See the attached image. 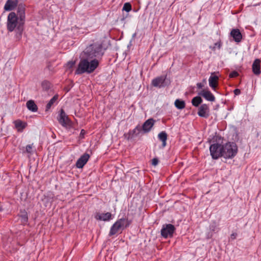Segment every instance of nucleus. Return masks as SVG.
Segmentation results:
<instances>
[{"instance_id": "19", "label": "nucleus", "mask_w": 261, "mask_h": 261, "mask_svg": "<svg viewBox=\"0 0 261 261\" xmlns=\"http://www.w3.org/2000/svg\"><path fill=\"white\" fill-rule=\"evenodd\" d=\"M231 36L236 42H240L242 39V35L239 29H233L230 32Z\"/></svg>"}, {"instance_id": "20", "label": "nucleus", "mask_w": 261, "mask_h": 261, "mask_svg": "<svg viewBox=\"0 0 261 261\" xmlns=\"http://www.w3.org/2000/svg\"><path fill=\"white\" fill-rule=\"evenodd\" d=\"M14 123L16 128L19 132H22L27 126V123L26 122H23L20 120L14 121Z\"/></svg>"}, {"instance_id": "3", "label": "nucleus", "mask_w": 261, "mask_h": 261, "mask_svg": "<svg viewBox=\"0 0 261 261\" xmlns=\"http://www.w3.org/2000/svg\"><path fill=\"white\" fill-rule=\"evenodd\" d=\"M25 17H8L7 29L9 32L13 31L15 29L21 35L23 31Z\"/></svg>"}, {"instance_id": "39", "label": "nucleus", "mask_w": 261, "mask_h": 261, "mask_svg": "<svg viewBox=\"0 0 261 261\" xmlns=\"http://www.w3.org/2000/svg\"><path fill=\"white\" fill-rule=\"evenodd\" d=\"M235 95H239L241 93V90L239 89H236L233 91Z\"/></svg>"}, {"instance_id": "13", "label": "nucleus", "mask_w": 261, "mask_h": 261, "mask_svg": "<svg viewBox=\"0 0 261 261\" xmlns=\"http://www.w3.org/2000/svg\"><path fill=\"white\" fill-rule=\"evenodd\" d=\"M94 217L97 220L103 221H108L112 219V214L109 212H107L105 214L96 213L95 214Z\"/></svg>"}, {"instance_id": "45", "label": "nucleus", "mask_w": 261, "mask_h": 261, "mask_svg": "<svg viewBox=\"0 0 261 261\" xmlns=\"http://www.w3.org/2000/svg\"><path fill=\"white\" fill-rule=\"evenodd\" d=\"M212 236H213V235H212V234H211L210 237H209V236L208 237V238H212Z\"/></svg>"}, {"instance_id": "17", "label": "nucleus", "mask_w": 261, "mask_h": 261, "mask_svg": "<svg viewBox=\"0 0 261 261\" xmlns=\"http://www.w3.org/2000/svg\"><path fill=\"white\" fill-rule=\"evenodd\" d=\"M199 95L202 96L206 100L210 101H214L215 97L209 90H202Z\"/></svg>"}, {"instance_id": "26", "label": "nucleus", "mask_w": 261, "mask_h": 261, "mask_svg": "<svg viewBox=\"0 0 261 261\" xmlns=\"http://www.w3.org/2000/svg\"><path fill=\"white\" fill-rule=\"evenodd\" d=\"M175 107L179 110H182L185 108L186 103L184 100L179 99H176L174 102Z\"/></svg>"}, {"instance_id": "33", "label": "nucleus", "mask_w": 261, "mask_h": 261, "mask_svg": "<svg viewBox=\"0 0 261 261\" xmlns=\"http://www.w3.org/2000/svg\"><path fill=\"white\" fill-rule=\"evenodd\" d=\"M75 64V61H69L67 63L66 67L69 69H71V68H73V67L74 66Z\"/></svg>"}, {"instance_id": "43", "label": "nucleus", "mask_w": 261, "mask_h": 261, "mask_svg": "<svg viewBox=\"0 0 261 261\" xmlns=\"http://www.w3.org/2000/svg\"><path fill=\"white\" fill-rule=\"evenodd\" d=\"M138 11V9H134L133 11L137 12Z\"/></svg>"}, {"instance_id": "2", "label": "nucleus", "mask_w": 261, "mask_h": 261, "mask_svg": "<svg viewBox=\"0 0 261 261\" xmlns=\"http://www.w3.org/2000/svg\"><path fill=\"white\" fill-rule=\"evenodd\" d=\"M223 140L222 137L219 135H216L212 140H208L209 143H213L210 146V151L212 158L214 160H217L222 156L223 152Z\"/></svg>"}, {"instance_id": "18", "label": "nucleus", "mask_w": 261, "mask_h": 261, "mask_svg": "<svg viewBox=\"0 0 261 261\" xmlns=\"http://www.w3.org/2000/svg\"><path fill=\"white\" fill-rule=\"evenodd\" d=\"M260 60L259 59H256L252 64V68L253 73L256 75L260 74Z\"/></svg>"}, {"instance_id": "32", "label": "nucleus", "mask_w": 261, "mask_h": 261, "mask_svg": "<svg viewBox=\"0 0 261 261\" xmlns=\"http://www.w3.org/2000/svg\"><path fill=\"white\" fill-rule=\"evenodd\" d=\"M221 47V42L220 40H219L214 44V46L213 47L210 46V48H211L213 50H215L216 47H217L218 49H220Z\"/></svg>"}, {"instance_id": "7", "label": "nucleus", "mask_w": 261, "mask_h": 261, "mask_svg": "<svg viewBox=\"0 0 261 261\" xmlns=\"http://www.w3.org/2000/svg\"><path fill=\"white\" fill-rule=\"evenodd\" d=\"M175 230V226L171 224H164L161 230V236L165 239L172 238Z\"/></svg>"}, {"instance_id": "35", "label": "nucleus", "mask_w": 261, "mask_h": 261, "mask_svg": "<svg viewBox=\"0 0 261 261\" xmlns=\"http://www.w3.org/2000/svg\"><path fill=\"white\" fill-rule=\"evenodd\" d=\"M159 159L157 158H154L151 160V164L153 166H156L159 163Z\"/></svg>"}, {"instance_id": "8", "label": "nucleus", "mask_w": 261, "mask_h": 261, "mask_svg": "<svg viewBox=\"0 0 261 261\" xmlns=\"http://www.w3.org/2000/svg\"><path fill=\"white\" fill-rule=\"evenodd\" d=\"M142 128L139 124L137 125L133 130H129L127 133L124 134V137L127 140H129L137 136L141 132Z\"/></svg>"}, {"instance_id": "1", "label": "nucleus", "mask_w": 261, "mask_h": 261, "mask_svg": "<svg viewBox=\"0 0 261 261\" xmlns=\"http://www.w3.org/2000/svg\"><path fill=\"white\" fill-rule=\"evenodd\" d=\"M103 54L101 43L94 42L87 46L81 54L82 57L75 71V74L93 73L99 65L98 59L101 58Z\"/></svg>"}, {"instance_id": "41", "label": "nucleus", "mask_w": 261, "mask_h": 261, "mask_svg": "<svg viewBox=\"0 0 261 261\" xmlns=\"http://www.w3.org/2000/svg\"><path fill=\"white\" fill-rule=\"evenodd\" d=\"M8 16H17L14 12L10 13Z\"/></svg>"}, {"instance_id": "27", "label": "nucleus", "mask_w": 261, "mask_h": 261, "mask_svg": "<svg viewBox=\"0 0 261 261\" xmlns=\"http://www.w3.org/2000/svg\"><path fill=\"white\" fill-rule=\"evenodd\" d=\"M17 6V15L19 16H24L25 5L23 4H19Z\"/></svg>"}, {"instance_id": "30", "label": "nucleus", "mask_w": 261, "mask_h": 261, "mask_svg": "<svg viewBox=\"0 0 261 261\" xmlns=\"http://www.w3.org/2000/svg\"><path fill=\"white\" fill-rule=\"evenodd\" d=\"M217 229H218V226L215 221L213 222L210 225V229L212 233L215 232V231L217 230Z\"/></svg>"}, {"instance_id": "11", "label": "nucleus", "mask_w": 261, "mask_h": 261, "mask_svg": "<svg viewBox=\"0 0 261 261\" xmlns=\"http://www.w3.org/2000/svg\"><path fill=\"white\" fill-rule=\"evenodd\" d=\"M121 219H118L111 226L109 236H112L116 234L119 230H122V225L120 224Z\"/></svg>"}, {"instance_id": "34", "label": "nucleus", "mask_w": 261, "mask_h": 261, "mask_svg": "<svg viewBox=\"0 0 261 261\" xmlns=\"http://www.w3.org/2000/svg\"><path fill=\"white\" fill-rule=\"evenodd\" d=\"M238 75H239V73L237 71H233L230 73V74L229 75V77L230 78H234V77H237Z\"/></svg>"}, {"instance_id": "36", "label": "nucleus", "mask_w": 261, "mask_h": 261, "mask_svg": "<svg viewBox=\"0 0 261 261\" xmlns=\"http://www.w3.org/2000/svg\"><path fill=\"white\" fill-rule=\"evenodd\" d=\"M85 134H86V131L84 129H82L81 130V133H80V134L79 138L81 139H84L85 138Z\"/></svg>"}, {"instance_id": "44", "label": "nucleus", "mask_w": 261, "mask_h": 261, "mask_svg": "<svg viewBox=\"0 0 261 261\" xmlns=\"http://www.w3.org/2000/svg\"><path fill=\"white\" fill-rule=\"evenodd\" d=\"M203 82L205 83H206V80L205 79H203Z\"/></svg>"}, {"instance_id": "4", "label": "nucleus", "mask_w": 261, "mask_h": 261, "mask_svg": "<svg viewBox=\"0 0 261 261\" xmlns=\"http://www.w3.org/2000/svg\"><path fill=\"white\" fill-rule=\"evenodd\" d=\"M238 150L236 143L228 142L223 144L222 156L225 159H232L237 155Z\"/></svg>"}, {"instance_id": "21", "label": "nucleus", "mask_w": 261, "mask_h": 261, "mask_svg": "<svg viewBox=\"0 0 261 261\" xmlns=\"http://www.w3.org/2000/svg\"><path fill=\"white\" fill-rule=\"evenodd\" d=\"M119 219H121L120 224L123 226L122 227V230H123L124 229L128 227L132 223V220L128 219L127 217H126L125 215Z\"/></svg>"}, {"instance_id": "40", "label": "nucleus", "mask_w": 261, "mask_h": 261, "mask_svg": "<svg viewBox=\"0 0 261 261\" xmlns=\"http://www.w3.org/2000/svg\"><path fill=\"white\" fill-rule=\"evenodd\" d=\"M196 86L197 88L202 89L204 87V84L202 83H197Z\"/></svg>"}, {"instance_id": "38", "label": "nucleus", "mask_w": 261, "mask_h": 261, "mask_svg": "<svg viewBox=\"0 0 261 261\" xmlns=\"http://www.w3.org/2000/svg\"><path fill=\"white\" fill-rule=\"evenodd\" d=\"M237 233L236 232H233L231 235H230V239L231 240H235L237 237Z\"/></svg>"}, {"instance_id": "22", "label": "nucleus", "mask_w": 261, "mask_h": 261, "mask_svg": "<svg viewBox=\"0 0 261 261\" xmlns=\"http://www.w3.org/2000/svg\"><path fill=\"white\" fill-rule=\"evenodd\" d=\"M167 134L165 131H162L158 135L159 139L162 141V147L164 148L166 146V141L167 140Z\"/></svg>"}, {"instance_id": "14", "label": "nucleus", "mask_w": 261, "mask_h": 261, "mask_svg": "<svg viewBox=\"0 0 261 261\" xmlns=\"http://www.w3.org/2000/svg\"><path fill=\"white\" fill-rule=\"evenodd\" d=\"M17 216L20 219V223L21 225H25L27 224L29 220L28 214L25 210H20Z\"/></svg>"}, {"instance_id": "29", "label": "nucleus", "mask_w": 261, "mask_h": 261, "mask_svg": "<svg viewBox=\"0 0 261 261\" xmlns=\"http://www.w3.org/2000/svg\"><path fill=\"white\" fill-rule=\"evenodd\" d=\"M132 10V5L129 3H125L122 8V11L129 12Z\"/></svg>"}, {"instance_id": "28", "label": "nucleus", "mask_w": 261, "mask_h": 261, "mask_svg": "<svg viewBox=\"0 0 261 261\" xmlns=\"http://www.w3.org/2000/svg\"><path fill=\"white\" fill-rule=\"evenodd\" d=\"M202 102V99L201 97L199 96H197L193 98L191 101L192 105L196 107H198Z\"/></svg>"}, {"instance_id": "42", "label": "nucleus", "mask_w": 261, "mask_h": 261, "mask_svg": "<svg viewBox=\"0 0 261 261\" xmlns=\"http://www.w3.org/2000/svg\"><path fill=\"white\" fill-rule=\"evenodd\" d=\"M125 18V17H122V18H121L120 20H121V21H124V18Z\"/></svg>"}, {"instance_id": "6", "label": "nucleus", "mask_w": 261, "mask_h": 261, "mask_svg": "<svg viewBox=\"0 0 261 261\" xmlns=\"http://www.w3.org/2000/svg\"><path fill=\"white\" fill-rule=\"evenodd\" d=\"M171 84V80L167 78V75H162L157 76L151 81V85L152 86L158 88H165L169 86Z\"/></svg>"}, {"instance_id": "10", "label": "nucleus", "mask_w": 261, "mask_h": 261, "mask_svg": "<svg viewBox=\"0 0 261 261\" xmlns=\"http://www.w3.org/2000/svg\"><path fill=\"white\" fill-rule=\"evenodd\" d=\"M90 155L87 153H84L81 157L77 160L76 162V167L77 168H82L87 163L89 158Z\"/></svg>"}, {"instance_id": "25", "label": "nucleus", "mask_w": 261, "mask_h": 261, "mask_svg": "<svg viewBox=\"0 0 261 261\" xmlns=\"http://www.w3.org/2000/svg\"><path fill=\"white\" fill-rule=\"evenodd\" d=\"M51 83L47 80H44L41 83V87L44 91H48L51 88Z\"/></svg>"}, {"instance_id": "24", "label": "nucleus", "mask_w": 261, "mask_h": 261, "mask_svg": "<svg viewBox=\"0 0 261 261\" xmlns=\"http://www.w3.org/2000/svg\"><path fill=\"white\" fill-rule=\"evenodd\" d=\"M59 97L58 94L55 95L48 101V102L46 105L45 107V111H48L51 107V106L55 103L56 101L58 100Z\"/></svg>"}, {"instance_id": "9", "label": "nucleus", "mask_w": 261, "mask_h": 261, "mask_svg": "<svg viewBox=\"0 0 261 261\" xmlns=\"http://www.w3.org/2000/svg\"><path fill=\"white\" fill-rule=\"evenodd\" d=\"M199 116L204 118H207L210 116L209 107L206 104H202L198 109L197 113Z\"/></svg>"}, {"instance_id": "5", "label": "nucleus", "mask_w": 261, "mask_h": 261, "mask_svg": "<svg viewBox=\"0 0 261 261\" xmlns=\"http://www.w3.org/2000/svg\"><path fill=\"white\" fill-rule=\"evenodd\" d=\"M59 123L66 129H70L74 128V123L69 118L64 110L61 109L57 117Z\"/></svg>"}, {"instance_id": "12", "label": "nucleus", "mask_w": 261, "mask_h": 261, "mask_svg": "<svg viewBox=\"0 0 261 261\" xmlns=\"http://www.w3.org/2000/svg\"><path fill=\"white\" fill-rule=\"evenodd\" d=\"M155 122V120L153 118H149L144 122L141 127L142 130L144 133H148L150 131Z\"/></svg>"}, {"instance_id": "15", "label": "nucleus", "mask_w": 261, "mask_h": 261, "mask_svg": "<svg viewBox=\"0 0 261 261\" xmlns=\"http://www.w3.org/2000/svg\"><path fill=\"white\" fill-rule=\"evenodd\" d=\"M18 3V0H7L5 5L4 9L6 11L13 10L17 6Z\"/></svg>"}, {"instance_id": "37", "label": "nucleus", "mask_w": 261, "mask_h": 261, "mask_svg": "<svg viewBox=\"0 0 261 261\" xmlns=\"http://www.w3.org/2000/svg\"><path fill=\"white\" fill-rule=\"evenodd\" d=\"M46 68H47L49 70H53V68L51 65V63L50 62H48L47 63Z\"/></svg>"}, {"instance_id": "16", "label": "nucleus", "mask_w": 261, "mask_h": 261, "mask_svg": "<svg viewBox=\"0 0 261 261\" xmlns=\"http://www.w3.org/2000/svg\"><path fill=\"white\" fill-rule=\"evenodd\" d=\"M215 72L212 73L210 76L208 82L210 86L214 90H215L218 85V81L219 77L217 75H214Z\"/></svg>"}, {"instance_id": "31", "label": "nucleus", "mask_w": 261, "mask_h": 261, "mask_svg": "<svg viewBox=\"0 0 261 261\" xmlns=\"http://www.w3.org/2000/svg\"><path fill=\"white\" fill-rule=\"evenodd\" d=\"M32 145H27L25 147V150H23V153L27 152L28 153H32Z\"/></svg>"}, {"instance_id": "23", "label": "nucleus", "mask_w": 261, "mask_h": 261, "mask_svg": "<svg viewBox=\"0 0 261 261\" xmlns=\"http://www.w3.org/2000/svg\"><path fill=\"white\" fill-rule=\"evenodd\" d=\"M27 107L31 111L36 112L38 110V107L33 100H30L27 102Z\"/></svg>"}]
</instances>
